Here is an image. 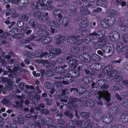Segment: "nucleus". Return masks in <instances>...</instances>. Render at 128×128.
Returning a JSON list of instances; mask_svg holds the SVG:
<instances>
[{"label":"nucleus","instance_id":"obj_1","mask_svg":"<svg viewBox=\"0 0 128 128\" xmlns=\"http://www.w3.org/2000/svg\"><path fill=\"white\" fill-rule=\"evenodd\" d=\"M95 84L96 83L94 82L92 84V88L91 92L92 93L95 94L96 96L98 99L103 98L107 102L110 101L111 100L110 94V92L108 91L97 92V88L94 87Z\"/></svg>","mask_w":128,"mask_h":128},{"label":"nucleus","instance_id":"obj_2","mask_svg":"<svg viewBox=\"0 0 128 128\" xmlns=\"http://www.w3.org/2000/svg\"><path fill=\"white\" fill-rule=\"evenodd\" d=\"M49 50L50 55H48L46 52H44L41 54L40 51H38V52H36L35 53V56L37 57L41 58H46L48 56L49 59H51L53 58L55 55L59 54L61 51L60 48H51Z\"/></svg>","mask_w":128,"mask_h":128},{"label":"nucleus","instance_id":"obj_3","mask_svg":"<svg viewBox=\"0 0 128 128\" xmlns=\"http://www.w3.org/2000/svg\"><path fill=\"white\" fill-rule=\"evenodd\" d=\"M76 123L81 128H98V126L96 124H90V120L88 119H86L82 122L79 120H76Z\"/></svg>","mask_w":128,"mask_h":128},{"label":"nucleus","instance_id":"obj_4","mask_svg":"<svg viewBox=\"0 0 128 128\" xmlns=\"http://www.w3.org/2000/svg\"><path fill=\"white\" fill-rule=\"evenodd\" d=\"M112 68V65H108L105 67L102 71L103 73L106 74L108 76L107 78L110 80L113 79L114 77L115 76L114 71Z\"/></svg>","mask_w":128,"mask_h":128},{"label":"nucleus","instance_id":"obj_5","mask_svg":"<svg viewBox=\"0 0 128 128\" xmlns=\"http://www.w3.org/2000/svg\"><path fill=\"white\" fill-rule=\"evenodd\" d=\"M98 42L96 44L98 46V48H110L114 47L113 44L111 43H106V44L103 43V42H105L106 40L103 38H101L98 39Z\"/></svg>","mask_w":128,"mask_h":128},{"label":"nucleus","instance_id":"obj_6","mask_svg":"<svg viewBox=\"0 0 128 128\" xmlns=\"http://www.w3.org/2000/svg\"><path fill=\"white\" fill-rule=\"evenodd\" d=\"M111 35L109 36V38L111 41L116 42L119 40L120 38V35L118 32L113 30L110 32Z\"/></svg>","mask_w":128,"mask_h":128},{"label":"nucleus","instance_id":"obj_7","mask_svg":"<svg viewBox=\"0 0 128 128\" xmlns=\"http://www.w3.org/2000/svg\"><path fill=\"white\" fill-rule=\"evenodd\" d=\"M42 38L38 32L34 34L32 36L29 38L24 39V40L25 42L28 43L33 40L36 41L40 40H41Z\"/></svg>","mask_w":128,"mask_h":128},{"label":"nucleus","instance_id":"obj_8","mask_svg":"<svg viewBox=\"0 0 128 128\" xmlns=\"http://www.w3.org/2000/svg\"><path fill=\"white\" fill-rule=\"evenodd\" d=\"M61 91L62 92V94L58 96L59 98L60 101L66 103L67 102L68 99L66 94H68L69 92L66 89L64 90H61Z\"/></svg>","mask_w":128,"mask_h":128},{"label":"nucleus","instance_id":"obj_9","mask_svg":"<svg viewBox=\"0 0 128 128\" xmlns=\"http://www.w3.org/2000/svg\"><path fill=\"white\" fill-rule=\"evenodd\" d=\"M78 101V100L74 97H72L69 100L68 103L67 104V106L71 110H76V107L74 105V103Z\"/></svg>","mask_w":128,"mask_h":128},{"label":"nucleus","instance_id":"obj_10","mask_svg":"<svg viewBox=\"0 0 128 128\" xmlns=\"http://www.w3.org/2000/svg\"><path fill=\"white\" fill-rule=\"evenodd\" d=\"M70 50L72 53L70 54H67L66 55V60H67L72 57H76V55L80 52L79 48H71Z\"/></svg>","mask_w":128,"mask_h":128},{"label":"nucleus","instance_id":"obj_11","mask_svg":"<svg viewBox=\"0 0 128 128\" xmlns=\"http://www.w3.org/2000/svg\"><path fill=\"white\" fill-rule=\"evenodd\" d=\"M79 59L82 61L87 63L90 62L91 60L90 56L86 53L82 54L79 56Z\"/></svg>","mask_w":128,"mask_h":128},{"label":"nucleus","instance_id":"obj_12","mask_svg":"<svg viewBox=\"0 0 128 128\" xmlns=\"http://www.w3.org/2000/svg\"><path fill=\"white\" fill-rule=\"evenodd\" d=\"M12 2L14 4H17L20 7H23L28 4V0H14Z\"/></svg>","mask_w":128,"mask_h":128},{"label":"nucleus","instance_id":"obj_13","mask_svg":"<svg viewBox=\"0 0 128 128\" xmlns=\"http://www.w3.org/2000/svg\"><path fill=\"white\" fill-rule=\"evenodd\" d=\"M105 20L110 27L113 25L116 22L115 18L113 16H106L105 18Z\"/></svg>","mask_w":128,"mask_h":128},{"label":"nucleus","instance_id":"obj_14","mask_svg":"<svg viewBox=\"0 0 128 128\" xmlns=\"http://www.w3.org/2000/svg\"><path fill=\"white\" fill-rule=\"evenodd\" d=\"M106 81L100 79L98 80L96 82V84L98 86L102 88L107 89L108 88V85H106Z\"/></svg>","mask_w":128,"mask_h":128},{"label":"nucleus","instance_id":"obj_15","mask_svg":"<svg viewBox=\"0 0 128 128\" xmlns=\"http://www.w3.org/2000/svg\"><path fill=\"white\" fill-rule=\"evenodd\" d=\"M26 95H24L23 94H22L21 96H16L15 98L16 99L20 98L21 99V102L22 103L20 104V105H19V104H20V102H15L18 107L19 109L20 110H22V103H23L24 102V100H23L22 99L25 98H26Z\"/></svg>","mask_w":128,"mask_h":128},{"label":"nucleus","instance_id":"obj_16","mask_svg":"<svg viewBox=\"0 0 128 128\" xmlns=\"http://www.w3.org/2000/svg\"><path fill=\"white\" fill-rule=\"evenodd\" d=\"M56 42L57 44H60L63 43L66 40L65 37L63 36L57 35L55 36Z\"/></svg>","mask_w":128,"mask_h":128},{"label":"nucleus","instance_id":"obj_17","mask_svg":"<svg viewBox=\"0 0 128 128\" xmlns=\"http://www.w3.org/2000/svg\"><path fill=\"white\" fill-rule=\"evenodd\" d=\"M34 16L36 18L38 19L39 21L42 23H44L45 21L42 18H41V14L38 11H35L33 14Z\"/></svg>","mask_w":128,"mask_h":128},{"label":"nucleus","instance_id":"obj_18","mask_svg":"<svg viewBox=\"0 0 128 128\" xmlns=\"http://www.w3.org/2000/svg\"><path fill=\"white\" fill-rule=\"evenodd\" d=\"M80 37V36L78 35L70 36L68 38L67 42L70 44H75V41Z\"/></svg>","mask_w":128,"mask_h":128},{"label":"nucleus","instance_id":"obj_19","mask_svg":"<svg viewBox=\"0 0 128 128\" xmlns=\"http://www.w3.org/2000/svg\"><path fill=\"white\" fill-rule=\"evenodd\" d=\"M102 64L99 63L92 64L90 66V68L93 70H98L100 69L102 67Z\"/></svg>","mask_w":128,"mask_h":128},{"label":"nucleus","instance_id":"obj_20","mask_svg":"<svg viewBox=\"0 0 128 128\" xmlns=\"http://www.w3.org/2000/svg\"><path fill=\"white\" fill-rule=\"evenodd\" d=\"M102 32L101 31H94L93 33L90 34L88 36L92 40H93L94 39L95 36L97 38H100V34H101Z\"/></svg>","mask_w":128,"mask_h":128},{"label":"nucleus","instance_id":"obj_21","mask_svg":"<svg viewBox=\"0 0 128 128\" xmlns=\"http://www.w3.org/2000/svg\"><path fill=\"white\" fill-rule=\"evenodd\" d=\"M16 65V66H15L14 68V72L12 73L11 74H10L8 75V76L10 78L12 77L13 78L16 77L18 76L19 75V74L16 72L18 70L19 68V65L18 64V63H15V65Z\"/></svg>","mask_w":128,"mask_h":128},{"label":"nucleus","instance_id":"obj_22","mask_svg":"<svg viewBox=\"0 0 128 128\" xmlns=\"http://www.w3.org/2000/svg\"><path fill=\"white\" fill-rule=\"evenodd\" d=\"M85 88L80 87L78 88H72L70 89V91L71 92H73L75 94H78L79 96L80 94L82 91H84Z\"/></svg>","mask_w":128,"mask_h":128},{"label":"nucleus","instance_id":"obj_23","mask_svg":"<svg viewBox=\"0 0 128 128\" xmlns=\"http://www.w3.org/2000/svg\"><path fill=\"white\" fill-rule=\"evenodd\" d=\"M112 116L108 114L104 115L102 118L103 121L106 123L110 122L112 120Z\"/></svg>","mask_w":128,"mask_h":128},{"label":"nucleus","instance_id":"obj_24","mask_svg":"<svg viewBox=\"0 0 128 128\" xmlns=\"http://www.w3.org/2000/svg\"><path fill=\"white\" fill-rule=\"evenodd\" d=\"M68 65L70 67L76 68L78 65L77 60L74 59L70 60L68 62Z\"/></svg>","mask_w":128,"mask_h":128},{"label":"nucleus","instance_id":"obj_25","mask_svg":"<svg viewBox=\"0 0 128 128\" xmlns=\"http://www.w3.org/2000/svg\"><path fill=\"white\" fill-rule=\"evenodd\" d=\"M58 124L56 126V128H63L62 125L64 124V121L63 119H58ZM48 128H55L52 125H50L48 126Z\"/></svg>","mask_w":128,"mask_h":128},{"label":"nucleus","instance_id":"obj_26","mask_svg":"<svg viewBox=\"0 0 128 128\" xmlns=\"http://www.w3.org/2000/svg\"><path fill=\"white\" fill-rule=\"evenodd\" d=\"M54 70L56 72L60 74L61 76H63V75H65L64 72L65 70L64 69V68H62L61 66H60L55 68Z\"/></svg>","mask_w":128,"mask_h":128},{"label":"nucleus","instance_id":"obj_27","mask_svg":"<svg viewBox=\"0 0 128 128\" xmlns=\"http://www.w3.org/2000/svg\"><path fill=\"white\" fill-rule=\"evenodd\" d=\"M94 78L90 76L84 77L83 78L82 80L83 82L86 84L91 83L93 80Z\"/></svg>","mask_w":128,"mask_h":128},{"label":"nucleus","instance_id":"obj_28","mask_svg":"<svg viewBox=\"0 0 128 128\" xmlns=\"http://www.w3.org/2000/svg\"><path fill=\"white\" fill-rule=\"evenodd\" d=\"M90 93L89 92L85 90L82 91L80 94L79 95L80 98H88L90 96Z\"/></svg>","mask_w":128,"mask_h":128},{"label":"nucleus","instance_id":"obj_29","mask_svg":"<svg viewBox=\"0 0 128 128\" xmlns=\"http://www.w3.org/2000/svg\"><path fill=\"white\" fill-rule=\"evenodd\" d=\"M94 119L96 120H98L102 119V114L98 112H95L92 116Z\"/></svg>","mask_w":128,"mask_h":128},{"label":"nucleus","instance_id":"obj_30","mask_svg":"<svg viewBox=\"0 0 128 128\" xmlns=\"http://www.w3.org/2000/svg\"><path fill=\"white\" fill-rule=\"evenodd\" d=\"M80 12L83 15L89 14L90 13V11L88 9L83 6L81 7Z\"/></svg>","mask_w":128,"mask_h":128},{"label":"nucleus","instance_id":"obj_31","mask_svg":"<svg viewBox=\"0 0 128 128\" xmlns=\"http://www.w3.org/2000/svg\"><path fill=\"white\" fill-rule=\"evenodd\" d=\"M40 119L42 122L41 123L42 124H44L47 125L48 124L50 123H52L53 122V120L52 119L48 118H45L43 121L41 119Z\"/></svg>","mask_w":128,"mask_h":128},{"label":"nucleus","instance_id":"obj_32","mask_svg":"<svg viewBox=\"0 0 128 128\" xmlns=\"http://www.w3.org/2000/svg\"><path fill=\"white\" fill-rule=\"evenodd\" d=\"M120 121L124 123L128 121V116L126 114L121 116L120 117Z\"/></svg>","mask_w":128,"mask_h":128},{"label":"nucleus","instance_id":"obj_33","mask_svg":"<svg viewBox=\"0 0 128 128\" xmlns=\"http://www.w3.org/2000/svg\"><path fill=\"white\" fill-rule=\"evenodd\" d=\"M52 39L51 37L49 36L45 37L42 41V42L44 44H47L50 43L52 41Z\"/></svg>","mask_w":128,"mask_h":128},{"label":"nucleus","instance_id":"obj_34","mask_svg":"<svg viewBox=\"0 0 128 128\" xmlns=\"http://www.w3.org/2000/svg\"><path fill=\"white\" fill-rule=\"evenodd\" d=\"M66 78H67V77H66V76H64V75H63V76H62L61 77H59L58 78L56 77L55 78L56 79H58L59 80L61 79L62 78H63V80H62V83L64 85H68V84L69 82L68 81V80H66L65 79Z\"/></svg>","mask_w":128,"mask_h":128},{"label":"nucleus","instance_id":"obj_35","mask_svg":"<svg viewBox=\"0 0 128 128\" xmlns=\"http://www.w3.org/2000/svg\"><path fill=\"white\" fill-rule=\"evenodd\" d=\"M69 19L66 17H63L61 20H59V22L60 23L62 24L64 23H65V26H67L68 24V22L69 21Z\"/></svg>","mask_w":128,"mask_h":128},{"label":"nucleus","instance_id":"obj_36","mask_svg":"<svg viewBox=\"0 0 128 128\" xmlns=\"http://www.w3.org/2000/svg\"><path fill=\"white\" fill-rule=\"evenodd\" d=\"M91 59L92 60L95 62H98L100 60V56L96 54H93L91 56Z\"/></svg>","mask_w":128,"mask_h":128},{"label":"nucleus","instance_id":"obj_37","mask_svg":"<svg viewBox=\"0 0 128 128\" xmlns=\"http://www.w3.org/2000/svg\"><path fill=\"white\" fill-rule=\"evenodd\" d=\"M114 48H104L103 50L104 51V52L107 53L108 54H108V56H111L114 53Z\"/></svg>","mask_w":128,"mask_h":128},{"label":"nucleus","instance_id":"obj_38","mask_svg":"<svg viewBox=\"0 0 128 128\" xmlns=\"http://www.w3.org/2000/svg\"><path fill=\"white\" fill-rule=\"evenodd\" d=\"M29 15L28 14L25 13L22 14L20 17V19L22 21H26L29 19Z\"/></svg>","mask_w":128,"mask_h":128},{"label":"nucleus","instance_id":"obj_39","mask_svg":"<svg viewBox=\"0 0 128 128\" xmlns=\"http://www.w3.org/2000/svg\"><path fill=\"white\" fill-rule=\"evenodd\" d=\"M39 35L42 38V37H46L48 36V33L45 30H38V32Z\"/></svg>","mask_w":128,"mask_h":128},{"label":"nucleus","instance_id":"obj_40","mask_svg":"<svg viewBox=\"0 0 128 128\" xmlns=\"http://www.w3.org/2000/svg\"><path fill=\"white\" fill-rule=\"evenodd\" d=\"M94 104V102L91 100H88L86 101V105L88 106L92 107Z\"/></svg>","mask_w":128,"mask_h":128},{"label":"nucleus","instance_id":"obj_41","mask_svg":"<svg viewBox=\"0 0 128 128\" xmlns=\"http://www.w3.org/2000/svg\"><path fill=\"white\" fill-rule=\"evenodd\" d=\"M70 10L69 14L70 16H73L76 15V10L74 7L71 6L70 8Z\"/></svg>","mask_w":128,"mask_h":128},{"label":"nucleus","instance_id":"obj_42","mask_svg":"<svg viewBox=\"0 0 128 128\" xmlns=\"http://www.w3.org/2000/svg\"><path fill=\"white\" fill-rule=\"evenodd\" d=\"M37 27L39 29V30H45L48 28L46 25L41 24H38Z\"/></svg>","mask_w":128,"mask_h":128},{"label":"nucleus","instance_id":"obj_43","mask_svg":"<svg viewBox=\"0 0 128 128\" xmlns=\"http://www.w3.org/2000/svg\"><path fill=\"white\" fill-rule=\"evenodd\" d=\"M19 29L17 27H14L9 32V34L11 36L13 35L16 32H18Z\"/></svg>","mask_w":128,"mask_h":128},{"label":"nucleus","instance_id":"obj_44","mask_svg":"<svg viewBox=\"0 0 128 128\" xmlns=\"http://www.w3.org/2000/svg\"><path fill=\"white\" fill-rule=\"evenodd\" d=\"M46 72L44 73V70L42 69L40 70V72L43 75L44 74L46 76H50L51 75H53L54 74V72Z\"/></svg>","mask_w":128,"mask_h":128},{"label":"nucleus","instance_id":"obj_45","mask_svg":"<svg viewBox=\"0 0 128 128\" xmlns=\"http://www.w3.org/2000/svg\"><path fill=\"white\" fill-rule=\"evenodd\" d=\"M29 24L31 26L34 27L36 26L37 24V21L34 19H31L29 22Z\"/></svg>","mask_w":128,"mask_h":128},{"label":"nucleus","instance_id":"obj_46","mask_svg":"<svg viewBox=\"0 0 128 128\" xmlns=\"http://www.w3.org/2000/svg\"><path fill=\"white\" fill-rule=\"evenodd\" d=\"M27 54H24L25 56H26V57L28 59H24V61L25 63L28 64H29L30 63L29 60L28 59H30V58H31L32 56L31 54L27 52Z\"/></svg>","mask_w":128,"mask_h":128},{"label":"nucleus","instance_id":"obj_47","mask_svg":"<svg viewBox=\"0 0 128 128\" xmlns=\"http://www.w3.org/2000/svg\"><path fill=\"white\" fill-rule=\"evenodd\" d=\"M117 47L118 48H128V46L124 44L121 42H118L116 44Z\"/></svg>","mask_w":128,"mask_h":128},{"label":"nucleus","instance_id":"obj_48","mask_svg":"<svg viewBox=\"0 0 128 128\" xmlns=\"http://www.w3.org/2000/svg\"><path fill=\"white\" fill-rule=\"evenodd\" d=\"M52 0H42V2L44 6H48L49 4L52 3Z\"/></svg>","mask_w":128,"mask_h":128},{"label":"nucleus","instance_id":"obj_49","mask_svg":"<svg viewBox=\"0 0 128 128\" xmlns=\"http://www.w3.org/2000/svg\"><path fill=\"white\" fill-rule=\"evenodd\" d=\"M106 12L107 14L112 16H114L116 13L114 10L111 9L107 10Z\"/></svg>","mask_w":128,"mask_h":128},{"label":"nucleus","instance_id":"obj_50","mask_svg":"<svg viewBox=\"0 0 128 128\" xmlns=\"http://www.w3.org/2000/svg\"><path fill=\"white\" fill-rule=\"evenodd\" d=\"M54 86V84L53 85L48 82H45L44 84V86L45 88L48 89H50L52 88V86Z\"/></svg>","mask_w":128,"mask_h":128},{"label":"nucleus","instance_id":"obj_51","mask_svg":"<svg viewBox=\"0 0 128 128\" xmlns=\"http://www.w3.org/2000/svg\"><path fill=\"white\" fill-rule=\"evenodd\" d=\"M25 94H26L27 97H29V99H31V97H33L35 94L34 92L32 91L30 92H28L26 90L25 92Z\"/></svg>","mask_w":128,"mask_h":128},{"label":"nucleus","instance_id":"obj_52","mask_svg":"<svg viewBox=\"0 0 128 128\" xmlns=\"http://www.w3.org/2000/svg\"><path fill=\"white\" fill-rule=\"evenodd\" d=\"M1 102L2 103L7 106L10 105L12 104L11 102L6 100V98H4L3 100H2Z\"/></svg>","mask_w":128,"mask_h":128},{"label":"nucleus","instance_id":"obj_53","mask_svg":"<svg viewBox=\"0 0 128 128\" xmlns=\"http://www.w3.org/2000/svg\"><path fill=\"white\" fill-rule=\"evenodd\" d=\"M127 24V21L124 19L120 20L118 23V24L120 26H125Z\"/></svg>","mask_w":128,"mask_h":128},{"label":"nucleus","instance_id":"obj_54","mask_svg":"<svg viewBox=\"0 0 128 128\" xmlns=\"http://www.w3.org/2000/svg\"><path fill=\"white\" fill-rule=\"evenodd\" d=\"M85 23L84 21H83L81 22L79 24L78 26L79 28V30H82L84 28H85Z\"/></svg>","mask_w":128,"mask_h":128},{"label":"nucleus","instance_id":"obj_55","mask_svg":"<svg viewBox=\"0 0 128 128\" xmlns=\"http://www.w3.org/2000/svg\"><path fill=\"white\" fill-rule=\"evenodd\" d=\"M74 72V70L70 71L67 73L66 75L65 73L64 76L66 77L67 78H68V77L73 78Z\"/></svg>","mask_w":128,"mask_h":128},{"label":"nucleus","instance_id":"obj_56","mask_svg":"<svg viewBox=\"0 0 128 128\" xmlns=\"http://www.w3.org/2000/svg\"><path fill=\"white\" fill-rule=\"evenodd\" d=\"M18 123L22 124L24 123V120L21 115L18 116Z\"/></svg>","mask_w":128,"mask_h":128},{"label":"nucleus","instance_id":"obj_57","mask_svg":"<svg viewBox=\"0 0 128 128\" xmlns=\"http://www.w3.org/2000/svg\"><path fill=\"white\" fill-rule=\"evenodd\" d=\"M80 30L82 32V34L83 36H86L90 32L89 30L86 29L85 28H84Z\"/></svg>","mask_w":128,"mask_h":128},{"label":"nucleus","instance_id":"obj_58","mask_svg":"<svg viewBox=\"0 0 128 128\" xmlns=\"http://www.w3.org/2000/svg\"><path fill=\"white\" fill-rule=\"evenodd\" d=\"M64 114L68 117L70 118H72L74 116L73 115L70 111L66 110L64 112Z\"/></svg>","mask_w":128,"mask_h":128},{"label":"nucleus","instance_id":"obj_59","mask_svg":"<svg viewBox=\"0 0 128 128\" xmlns=\"http://www.w3.org/2000/svg\"><path fill=\"white\" fill-rule=\"evenodd\" d=\"M128 27L125 25L120 27V30L121 32L122 33L124 32H127L128 30Z\"/></svg>","mask_w":128,"mask_h":128},{"label":"nucleus","instance_id":"obj_60","mask_svg":"<svg viewBox=\"0 0 128 128\" xmlns=\"http://www.w3.org/2000/svg\"><path fill=\"white\" fill-rule=\"evenodd\" d=\"M113 108V114H117L120 113V110L118 108L116 107H114Z\"/></svg>","mask_w":128,"mask_h":128},{"label":"nucleus","instance_id":"obj_61","mask_svg":"<svg viewBox=\"0 0 128 128\" xmlns=\"http://www.w3.org/2000/svg\"><path fill=\"white\" fill-rule=\"evenodd\" d=\"M107 23L106 20L104 22H102L101 24V26L102 28L104 29H107L108 27H110Z\"/></svg>","mask_w":128,"mask_h":128},{"label":"nucleus","instance_id":"obj_62","mask_svg":"<svg viewBox=\"0 0 128 128\" xmlns=\"http://www.w3.org/2000/svg\"><path fill=\"white\" fill-rule=\"evenodd\" d=\"M92 27V24L90 22H86L85 28L89 30L90 31L91 28Z\"/></svg>","mask_w":128,"mask_h":128},{"label":"nucleus","instance_id":"obj_63","mask_svg":"<svg viewBox=\"0 0 128 128\" xmlns=\"http://www.w3.org/2000/svg\"><path fill=\"white\" fill-rule=\"evenodd\" d=\"M48 12L44 13L42 15V16L44 17L43 19H44L45 22L46 20H50V18L48 17Z\"/></svg>","mask_w":128,"mask_h":128},{"label":"nucleus","instance_id":"obj_64","mask_svg":"<svg viewBox=\"0 0 128 128\" xmlns=\"http://www.w3.org/2000/svg\"><path fill=\"white\" fill-rule=\"evenodd\" d=\"M122 79V77L120 75H117L115 76L114 80L116 82H119Z\"/></svg>","mask_w":128,"mask_h":128}]
</instances>
